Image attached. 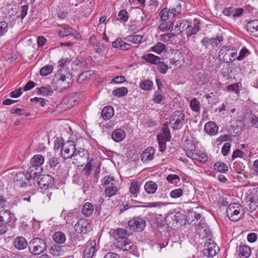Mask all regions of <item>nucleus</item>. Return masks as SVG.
<instances>
[{
	"instance_id": "e433bc0d",
	"label": "nucleus",
	"mask_w": 258,
	"mask_h": 258,
	"mask_svg": "<svg viewBox=\"0 0 258 258\" xmlns=\"http://www.w3.org/2000/svg\"><path fill=\"white\" fill-rule=\"evenodd\" d=\"M143 39V36L141 35H129L126 38L127 41L133 43L134 44L141 43Z\"/></svg>"
},
{
	"instance_id": "473e14b6",
	"label": "nucleus",
	"mask_w": 258,
	"mask_h": 258,
	"mask_svg": "<svg viewBox=\"0 0 258 258\" xmlns=\"http://www.w3.org/2000/svg\"><path fill=\"white\" fill-rule=\"evenodd\" d=\"M41 170H39V168L34 167V166H30L29 168L28 172H27L28 177L30 180L32 178H36L39 174H40Z\"/></svg>"
},
{
	"instance_id": "2eb2a0df",
	"label": "nucleus",
	"mask_w": 258,
	"mask_h": 258,
	"mask_svg": "<svg viewBox=\"0 0 258 258\" xmlns=\"http://www.w3.org/2000/svg\"><path fill=\"white\" fill-rule=\"evenodd\" d=\"M15 181L21 187H25L30 182L27 173L19 172L16 175L15 177Z\"/></svg>"
},
{
	"instance_id": "6ab92c4d",
	"label": "nucleus",
	"mask_w": 258,
	"mask_h": 258,
	"mask_svg": "<svg viewBox=\"0 0 258 258\" xmlns=\"http://www.w3.org/2000/svg\"><path fill=\"white\" fill-rule=\"evenodd\" d=\"M236 251L240 258H248L251 254L250 248L246 245L237 246Z\"/></svg>"
},
{
	"instance_id": "a19ab883",
	"label": "nucleus",
	"mask_w": 258,
	"mask_h": 258,
	"mask_svg": "<svg viewBox=\"0 0 258 258\" xmlns=\"http://www.w3.org/2000/svg\"><path fill=\"white\" fill-rule=\"evenodd\" d=\"M156 65L159 72L162 74H165L169 69L168 66L164 62L160 61V60Z\"/></svg>"
},
{
	"instance_id": "bb28decb",
	"label": "nucleus",
	"mask_w": 258,
	"mask_h": 258,
	"mask_svg": "<svg viewBox=\"0 0 258 258\" xmlns=\"http://www.w3.org/2000/svg\"><path fill=\"white\" fill-rule=\"evenodd\" d=\"M52 239L57 244H63L66 241V236L63 232L58 231L53 233Z\"/></svg>"
},
{
	"instance_id": "6e6552de",
	"label": "nucleus",
	"mask_w": 258,
	"mask_h": 258,
	"mask_svg": "<svg viewBox=\"0 0 258 258\" xmlns=\"http://www.w3.org/2000/svg\"><path fill=\"white\" fill-rule=\"evenodd\" d=\"M76 145L74 142L72 141H68L63 143L61 147V155L65 159L72 158V153L76 150Z\"/></svg>"
},
{
	"instance_id": "de8ad7c7",
	"label": "nucleus",
	"mask_w": 258,
	"mask_h": 258,
	"mask_svg": "<svg viewBox=\"0 0 258 258\" xmlns=\"http://www.w3.org/2000/svg\"><path fill=\"white\" fill-rule=\"evenodd\" d=\"M61 247L60 246L54 245L51 247L49 253L54 256H58L61 254Z\"/></svg>"
},
{
	"instance_id": "a878e982",
	"label": "nucleus",
	"mask_w": 258,
	"mask_h": 258,
	"mask_svg": "<svg viewBox=\"0 0 258 258\" xmlns=\"http://www.w3.org/2000/svg\"><path fill=\"white\" fill-rule=\"evenodd\" d=\"M157 184L152 180L146 182L144 185V189L148 194H154L157 189Z\"/></svg>"
},
{
	"instance_id": "37998d69",
	"label": "nucleus",
	"mask_w": 258,
	"mask_h": 258,
	"mask_svg": "<svg viewBox=\"0 0 258 258\" xmlns=\"http://www.w3.org/2000/svg\"><path fill=\"white\" fill-rule=\"evenodd\" d=\"M230 50V47L227 46H223L220 49L218 55L219 56L221 57L222 58H221L223 61H225L227 58L225 57L226 55L227 54L228 52Z\"/></svg>"
},
{
	"instance_id": "7c9ffc66",
	"label": "nucleus",
	"mask_w": 258,
	"mask_h": 258,
	"mask_svg": "<svg viewBox=\"0 0 258 258\" xmlns=\"http://www.w3.org/2000/svg\"><path fill=\"white\" fill-rule=\"evenodd\" d=\"M151 50L158 54H160L162 52L167 51V47L165 44L159 42L151 48Z\"/></svg>"
},
{
	"instance_id": "9b49d317",
	"label": "nucleus",
	"mask_w": 258,
	"mask_h": 258,
	"mask_svg": "<svg viewBox=\"0 0 258 258\" xmlns=\"http://www.w3.org/2000/svg\"><path fill=\"white\" fill-rule=\"evenodd\" d=\"M54 178L51 175L43 174L39 175L38 178V184L41 188H46L51 187L53 185Z\"/></svg>"
},
{
	"instance_id": "f3484780",
	"label": "nucleus",
	"mask_w": 258,
	"mask_h": 258,
	"mask_svg": "<svg viewBox=\"0 0 258 258\" xmlns=\"http://www.w3.org/2000/svg\"><path fill=\"white\" fill-rule=\"evenodd\" d=\"M155 152V150L152 147L146 149L141 155V160L144 163L152 160L154 158Z\"/></svg>"
},
{
	"instance_id": "603ef678",
	"label": "nucleus",
	"mask_w": 258,
	"mask_h": 258,
	"mask_svg": "<svg viewBox=\"0 0 258 258\" xmlns=\"http://www.w3.org/2000/svg\"><path fill=\"white\" fill-rule=\"evenodd\" d=\"M200 103L196 98L192 99L190 102V106L192 111L198 112L200 110Z\"/></svg>"
},
{
	"instance_id": "393cba45",
	"label": "nucleus",
	"mask_w": 258,
	"mask_h": 258,
	"mask_svg": "<svg viewBox=\"0 0 258 258\" xmlns=\"http://www.w3.org/2000/svg\"><path fill=\"white\" fill-rule=\"evenodd\" d=\"M13 215L8 210L0 211V221L6 225L10 223Z\"/></svg>"
},
{
	"instance_id": "f03ea898",
	"label": "nucleus",
	"mask_w": 258,
	"mask_h": 258,
	"mask_svg": "<svg viewBox=\"0 0 258 258\" xmlns=\"http://www.w3.org/2000/svg\"><path fill=\"white\" fill-rule=\"evenodd\" d=\"M57 80V87L59 91H62L70 87L73 83L72 76L66 71H59L55 76Z\"/></svg>"
},
{
	"instance_id": "f704fd0d",
	"label": "nucleus",
	"mask_w": 258,
	"mask_h": 258,
	"mask_svg": "<svg viewBox=\"0 0 258 258\" xmlns=\"http://www.w3.org/2000/svg\"><path fill=\"white\" fill-rule=\"evenodd\" d=\"M153 86V82L149 80H144L142 81L139 84V86L141 89L145 91L151 90Z\"/></svg>"
},
{
	"instance_id": "680f3d73",
	"label": "nucleus",
	"mask_w": 258,
	"mask_h": 258,
	"mask_svg": "<svg viewBox=\"0 0 258 258\" xmlns=\"http://www.w3.org/2000/svg\"><path fill=\"white\" fill-rule=\"evenodd\" d=\"M157 140L159 143L160 151L163 152L166 150V141H165L163 139H161L160 136L159 135L157 136Z\"/></svg>"
},
{
	"instance_id": "0eeeda50",
	"label": "nucleus",
	"mask_w": 258,
	"mask_h": 258,
	"mask_svg": "<svg viewBox=\"0 0 258 258\" xmlns=\"http://www.w3.org/2000/svg\"><path fill=\"white\" fill-rule=\"evenodd\" d=\"M219 251L217 244L211 238L205 243L203 253L207 257H213Z\"/></svg>"
},
{
	"instance_id": "09e8293b",
	"label": "nucleus",
	"mask_w": 258,
	"mask_h": 258,
	"mask_svg": "<svg viewBox=\"0 0 258 258\" xmlns=\"http://www.w3.org/2000/svg\"><path fill=\"white\" fill-rule=\"evenodd\" d=\"M53 70L52 66L47 65L42 67L40 70V74L42 76H46L50 74Z\"/></svg>"
},
{
	"instance_id": "49530a36",
	"label": "nucleus",
	"mask_w": 258,
	"mask_h": 258,
	"mask_svg": "<svg viewBox=\"0 0 258 258\" xmlns=\"http://www.w3.org/2000/svg\"><path fill=\"white\" fill-rule=\"evenodd\" d=\"M72 30L73 29L71 27H63L59 31L58 35L61 37L68 36L72 35Z\"/></svg>"
},
{
	"instance_id": "f257e3e1",
	"label": "nucleus",
	"mask_w": 258,
	"mask_h": 258,
	"mask_svg": "<svg viewBox=\"0 0 258 258\" xmlns=\"http://www.w3.org/2000/svg\"><path fill=\"white\" fill-rule=\"evenodd\" d=\"M133 233L130 229L117 228L115 231L116 240L114 245L116 247L123 251H128L133 246V243L127 238Z\"/></svg>"
},
{
	"instance_id": "8fccbe9b",
	"label": "nucleus",
	"mask_w": 258,
	"mask_h": 258,
	"mask_svg": "<svg viewBox=\"0 0 258 258\" xmlns=\"http://www.w3.org/2000/svg\"><path fill=\"white\" fill-rule=\"evenodd\" d=\"M165 99V96L160 93L159 92H156L153 96V100L156 103H162Z\"/></svg>"
},
{
	"instance_id": "c9c22d12",
	"label": "nucleus",
	"mask_w": 258,
	"mask_h": 258,
	"mask_svg": "<svg viewBox=\"0 0 258 258\" xmlns=\"http://www.w3.org/2000/svg\"><path fill=\"white\" fill-rule=\"evenodd\" d=\"M214 169L219 172L225 173L228 170L227 165L222 162H217L214 164Z\"/></svg>"
},
{
	"instance_id": "79ce46f5",
	"label": "nucleus",
	"mask_w": 258,
	"mask_h": 258,
	"mask_svg": "<svg viewBox=\"0 0 258 258\" xmlns=\"http://www.w3.org/2000/svg\"><path fill=\"white\" fill-rule=\"evenodd\" d=\"M191 24V22H189V26H188V27L186 29L185 32V34L188 37L193 34H196L197 32L199 30V27L197 25H194V26H192Z\"/></svg>"
},
{
	"instance_id": "cd10ccee",
	"label": "nucleus",
	"mask_w": 258,
	"mask_h": 258,
	"mask_svg": "<svg viewBox=\"0 0 258 258\" xmlns=\"http://www.w3.org/2000/svg\"><path fill=\"white\" fill-rule=\"evenodd\" d=\"M204 129L205 132L210 135H215L218 132V127L213 122L206 123Z\"/></svg>"
},
{
	"instance_id": "4c0bfd02",
	"label": "nucleus",
	"mask_w": 258,
	"mask_h": 258,
	"mask_svg": "<svg viewBox=\"0 0 258 258\" xmlns=\"http://www.w3.org/2000/svg\"><path fill=\"white\" fill-rule=\"evenodd\" d=\"M127 89L124 87L117 88L112 91V94L117 97L124 96L127 94Z\"/></svg>"
},
{
	"instance_id": "2f4dec72",
	"label": "nucleus",
	"mask_w": 258,
	"mask_h": 258,
	"mask_svg": "<svg viewBox=\"0 0 258 258\" xmlns=\"http://www.w3.org/2000/svg\"><path fill=\"white\" fill-rule=\"evenodd\" d=\"M91 76L90 71L84 72L79 76L77 82L79 84H85L91 79Z\"/></svg>"
},
{
	"instance_id": "c756f323",
	"label": "nucleus",
	"mask_w": 258,
	"mask_h": 258,
	"mask_svg": "<svg viewBox=\"0 0 258 258\" xmlns=\"http://www.w3.org/2000/svg\"><path fill=\"white\" fill-rule=\"evenodd\" d=\"M143 59L153 64H156L159 60H160L159 56H156L152 53H147L144 54Z\"/></svg>"
},
{
	"instance_id": "0e129e2a",
	"label": "nucleus",
	"mask_w": 258,
	"mask_h": 258,
	"mask_svg": "<svg viewBox=\"0 0 258 258\" xmlns=\"http://www.w3.org/2000/svg\"><path fill=\"white\" fill-rule=\"evenodd\" d=\"M231 147V145L229 143H225L222 148L221 152L223 156H225L228 154Z\"/></svg>"
},
{
	"instance_id": "1a4fd4ad",
	"label": "nucleus",
	"mask_w": 258,
	"mask_h": 258,
	"mask_svg": "<svg viewBox=\"0 0 258 258\" xmlns=\"http://www.w3.org/2000/svg\"><path fill=\"white\" fill-rule=\"evenodd\" d=\"M72 155H73L72 158L76 161V162L74 161L73 163L75 164H81L89 158V154L87 150L82 148H76Z\"/></svg>"
},
{
	"instance_id": "a18cd8bd",
	"label": "nucleus",
	"mask_w": 258,
	"mask_h": 258,
	"mask_svg": "<svg viewBox=\"0 0 258 258\" xmlns=\"http://www.w3.org/2000/svg\"><path fill=\"white\" fill-rule=\"evenodd\" d=\"M37 92L39 94H41L43 96L50 95L53 93L52 90L50 87H44L38 88Z\"/></svg>"
},
{
	"instance_id": "dca6fc26",
	"label": "nucleus",
	"mask_w": 258,
	"mask_h": 258,
	"mask_svg": "<svg viewBox=\"0 0 258 258\" xmlns=\"http://www.w3.org/2000/svg\"><path fill=\"white\" fill-rule=\"evenodd\" d=\"M142 183L138 180H133L130 186V197L132 198H136L138 197Z\"/></svg>"
},
{
	"instance_id": "aec40b11",
	"label": "nucleus",
	"mask_w": 258,
	"mask_h": 258,
	"mask_svg": "<svg viewBox=\"0 0 258 258\" xmlns=\"http://www.w3.org/2000/svg\"><path fill=\"white\" fill-rule=\"evenodd\" d=\"M44 161V157L40 154L34 155L30 160L31 166L39 169V170H42L41 165Z\"/></svg>"
},
{
	"instance_id": "b1692460",
	"label": "nucleus",
	"mask_w": 258,
	"mask_h": 258,
	"mask_svg": "<svg viewBox=\"0 0 258 258\" xmlns=\"http://www.w3.org/2000/svg\"><path fill=\"white\" fill-rule=\"evenodd\" d=\"M28 244L25 238L22 236L17 237L14 240V246L19 250L24 249L28 246Z\"/></svg>"
},
{
	"instance_id": "13d9d810",
	"label": "nucleus",
	"mask_w": 258,
	"mask_h": 258,
	"mask_svg": "<svg viewBox=\"0 0 258 258\" xmlns=\"http://www.w3.org/2000/svg\"><path fill=\"white\" fill-rule=\"evenodd\" d=\"M223 40V39L222 36H217L216 38H212L211 45L213 48L218 47L221 45V43Z\"/></svg>"
},
{
	"instance_id": "bf43d9fd",
	"label": "nucleus",
	"mask_w": 258,
	"mask_h": 258,
	"mask_svg": "<svg viewBox=\"0 0 258 258\" xmlns=\"http://www.w3.org/2000/svg\"><path fill=\"white\" fill-rule=\"evenodd\" d=\"M94 161V160L93 159H91L89 162L86 164L85 167L84 168V172L85 173V174L88 176L90 175L91 173V171L92 167V163Z\"/></svg>"
},
{
	"instance_id": "774afa93",
	"label": "nucleus",
	"mask_w": 258,
	"mask_h": 258,
	"mask_svg": "<svg viewBox=\"0 0 258 258\" xmlns=\"http://www.w3.org/2000/svg\"><path fill=\"white\" fill-rule=\"evenodd\" d=\"M250 123L253 127L258 128V117L252 115L250 120Z\"/></svg>"
},
{
	"instance_id": "f8f14e48",
	"label": "nucleus",
	"mask_w": 258,
	"mask_h": 258,
	"mask_svg": "<svg viewBox=\"0 0 258 258\" xmlns=\"http://www.w3.org/2000/svg\"><path fill=\"white\" fill-rule=\"evenodd\" d=\"M96 241L94 240H89L86 245L84 249V258H92L95 252Z\"/></svg>"
},
{
	"instance_id": "4d7b16f0",
	"label": "nucleus",
	"mask_w": 258,
	"mask_h": 258,
	"mask_svg": "<svg viewBox=\"0 0 258 258\" xmlns=\"http://www.w3.org/2000/svg\"><path fill=\"white\" fill-rule=\"evenodd\" d=\"M8 30V24L5 21L0 22V37L4 35Z\"/></svg>"
},
{
	"instance_id": "423d86ee",
	"label": "nucleus",
	"mask_w": 258,
	"mask_h": 258,
	"mask_svg": "<svg viewBox=\"0 0 258 258\" xmlns=\"http://www.w3.org/2000/svg\"><path fill=\"white\" fill-rule=\"evenodd\" d=\"M146 221L140 216L131 219L128 222L127 229H130L132 233L134 231H142L145 228Z\"/></svg>"
},
{
	"instance_id": "69168bd1",
	"label": "nucleus",
	"mask_w": 258,
	"mask_h": 258,
	"mask_svg": "<svg viewBox=\"0 0 258 258\" xmlns=\"http://www.w3.org/2000/svg\"><path fill=\"white\" fill-rule=\"evenodd\" d=\"M149 6L151 11L153 12H155L158 10L157 9L159 6V3L156 0H151Z\"/></svg>"
},
{
	"instance_id": "ea45409f",
	"label": "nucleus",
	"mask_w": 258,
	"mask_h": 258,
	"mask_svg": "<svg viewBox=\"0 0 258 258\" xmlns=\"http://www.w3.org/2000/svg\"><path fill=\"white\" fill-rule=\"evenodd\" d=\"M175 35L173 33H165L161 34L160 37V40L163 42H171L174 40Z\"/></svg>"
},
{
	"instance_id": "4468645a",
	"label": "nucleus",
	"mask_w": 258,
	"mask_h": 258,
	"mask_svg": "<svg viewBox=\"0 0 258 258\" xmlns=\"http://www.w3.org/2000/svg\"><path fill=\"white\" fill-rule=\"evenodd\" d=\"M248 210L253 212L258 207V197L255 195H248L246 198Z\"/></svg>"
},
{
	"instance_id": "9d476101",
	"label": "nucleus",
	"mask_w": 258,
	"mask_h": 258,
	"mask_svg": "<svg viewBox=\"0 0 258 258\" xmlns=\"http://www.w3.org/2000/svg\"><path fill=\"white\" fill-rule=\"evenodd\" d=\"M75 229L79 234H86L91 230V225L86 219H80L75 224Z\"/></svg>"
},
{
	"instance_id": "72a5a7b5",
	"label": "nucleus",
	"mask_w": 258,
	"mask_h": 258,
	"mask_svg": "<svg viewBox=\"0 0 258 258\" xmlns=\"http://www.w3.org/2000/svg\"><path fill=\"white\" fill-rule=\"evenodd\" d=\"M51 169L53 170H57L60 167L59 158L53 156L49 159L48 162Z\"/></svg>"
},
{
	"instance_id": "052dcab7",
	"label": "nucleus",
	"mask_w": 258,
	"mask_h": 258,
	"mask_svg": "<svg viewBox=\"0 0 258 258\" xmlns=\"http://www.w3.org/2000/svg\"><path fill=\"white\" fill-rule=\"evenodd\" d=\"M118 16L120 20L127 21L129 16L127 12L125 10H120L118 14Z\"/></svg>"
},
{
	"instance_id": "c03bdc74",
	"label": "nucleus",
	"mask_w": 258,
	"mask_h": 258,
	"mask_svg": "<svg viewBox=\"0 0 258 258\" xmlns=\"http://www.w3.org/2000/svg\"><path fill=\"white\" fill-rule=\"evenodd\" d=\"M180 115H182V116H179L178 118H176L175 122L173 123V129L177 130L180 128L182 126L184 119V114H180Z\"/></svg>"
},
{
	"instance_id": "58836bf2",
	"label": "nucleus",
	"mask_w": 258,
	"mask_h": 258,
	"mask_svg": "<svg viewBox=\"0 0 258 258\" xmlns=\"http://www.w3.org/2000/svg\"><path fill=\"white\" fill-rule=\"evenodd\" d=\"M169 9L172 12L174 16L180 14L181 10V6L180 2L176 1Z\"/></svg>"
},
{
	"instance_id": "e2e57ef3",
	"label": "nucleus",
	"mask_w": 258,
	"mask_h": 258,
	"mask_svg": "<svg viewBox=\"0 0 258 258\" xmlns=\"http://www.w3.org/2000/svg\"><path fill=\"white\" fill-rule=\"evenodd\" d=\"M125 81V78L123 76H118L115 77L114 79L111 80L110 83L111 84H120L123 83Z\"/></svg>"
},
{
	"instance_id": "412c9836",
	"label": "nucleus",
	"mask_w": 258,
	"mask_h": 258,
	"mask_svg": "<svg viewBox=\"0 0 258 258\" xmlns=\"http://www.w3.org/2000/svg\"><path fill=\"white\" fill-rule=\"evenodd\" d=\"M189 26V22L184 20H179L176 22L174 30L179 33L186 32V29Z\"/></svg>"
},
{
	"instance_id": "3c124183",
	"label": "nucleus",
	"mask_w": 258,
	"mask_h": 258,
	"mask_svg": "<svg viewBox=\"0 0 258 258\" xmlns=\"http://www.w3.org/2000/svg\"><path fill=\"white\" fill-rule=\"evenodd\" d=\"M185 151H195L196 145L194 142L190 140H186L184 144Z\"/></svg>"
},
{
	"instance_id": "864d4df0",
	"label": "nucleus",
	"mask_w": 258,
	"mask_h": 258,
	"mask_svg": "<svg viewBox=\"0 0 258 258\" xmlns=\"http://www.w3.org/2000/svg\"><path fill=\"white\" fill-rule=\"evenodd\" d=\"M249 54L250 52L246 48H243L240 50L237 59L238 60H242Z\"/></svg>"
},
{
	"instance_id": "5fc2aeb1",
	"label": "nucleus",
	"mask_w": 258,
	"mask_h": 258,
	"mask_svg": "<svg viewBox=\"0 0 258 258\" xmlns=\"http://www.w3.org/2000/svg\"><path fill=\"white\" fill-rule=\"evenodd\" d=\"M183 195V190L179 188L172 190L170 194V197L173 199H176L180 197Z\"/></svg>"
},
{
	"instance_id": "ddd939ff",
	"label": "nucleus",
	"mask_w": 258,
	"mask_h": 258,
	"mask_svg": "<svg viewBox=\"0 0 258 258\" xmlns=\"http://www.w3.org/2000/svg\"><path fill=\"white\" fill-rule=\"evenodd\" d=\"M246 30L249 34L254 37H258V20H253L248 22Z\"/></svg>"
},
{
	"instance_id": "338daca9",
	"label": "nucleus",
	"mask_w": 258,
	"mask_h": 258,
	"mask_svg": "<svg viewBox=\"0 0 258 258\" xmlns=\"http://www.w3.org/2000/svg\"><path fill=\"white\" fill-rule=\"evenodd\" d=\"M244 155V153L239 149L235 150L232 155V160H234L235 158L239 157L242 158Z\"/></svg>"
},
{
	"instance_id": "20e7f679",
	"label": "nucleus",
	"mask_w": 258,
	"mask_h": 258,
	"mask_svg": "<svg viewBox=\"0 0 258 258\" xmlns=\"http://www.w3.org/2000/svg\"><path fill=\"white\" fill-rule=\"evenodd\" d=\"M102 184L105 187V194L106 197H111L117 194V182L113 177L107 175L104 176L102 180Z\"/></svg>"
},
{
	"instance_id": "4be33fe9",
	"label": "nucleus",
	"mask_w": 258,
	"mask_h": 258,
	"mask_svg": "<svg viewBox=\"0 0 258 258\" xmlns=\"http://www.w3.org/2000/svg\"><path fill=\"white\" fill-rule=\"evenodd\" d=\"M113 48H117L121 50H127L130 49L131 44L123 41L121 38H118L112 43Z\"/></svg>"
},
{
	"instance_id": "c85d7f7f",
	"label": "nucleus",
	"mask_w": 258,
	"mask_h": 258,
	"mask_svg": "<svg viewBox=\"0 0 258 258\" xmlns=\"http://www.w3.org/2000/svg\"><path fill=\"white\" fill-rule=\"evenodd\" d=\"M94 211V207L90 203H85L82 207V213L86 217L90 216Z\"/></svg>"
},
{
	"instance_id": "7ed1b4c3",
	"label": "nucleus",
	"mask_w": 258,
	"mask_h": 258,
	"mask_svg": "<svg viewBox=\"0 0 258 258\" xmlns=\"http://www.w3.org/2000/svg\"><path fill=\"white\" fill-rule=\"evenodd\" d=\"M47 246L46 241L38 237L32 238L28 244L29 251L33 255H39L45 252Z\"/></svg>"
},
{
	"instance_id": "5701e85b",
	"label": "nucleus",
	"mask_w": 258,
	"mask_h": 258,
	"mask_svg": "<svg viewBox=\"0 0 258 258\" xmlns=\"http://www.w3.org/2000/svg\"><path fill=\"white\" fill-rule=\"evenodd\" d=\"M125 137V132L121 128L114 130L111 134V138L116 142L122 141Z\"/></svg>"
},
{
	"instance_id": "6e6d98bb",
	"label": "nucleus",
	"mask_w": 258,
	"mask_h": 258,
	"mask_svg": "<svg viewBox=\"0 0 258 258\" xmlns=\"http://www.w3.org/2000/svg\"><path fill=\"white\" fill-rule=\"evenodd\" d=\"M30 101L31 102H36L38 105H40L41 106H44L46 104V102L48 101V100L45 98L35 97L34 98H31Z\"/></svg>"
},
{
	"instance_id": "a211bd4d",
	"label": "nucleus",
	"mask_w": 258,
	"mask_h": 258,
	"mask_svg": "<svg viewBox=\"0 0 258 258\" xmlns=\"http://www.w3.org/2000/svg\"><path fill=\"white\" fill-rule=\"evenodd\" d=\"M77 104V102L75 97L74 96H70L66 98H64L62 100V102L60 104V107L64 108L66 110L68 109L72 108Z\"/></svg>"
},
{
	"instance_id": "39448f33",
	"label": "nucleus",
	"mask_w": 258,
	"mask_h": 258,
	"mask_svg": "<svg viewBox=\"0 0 258 258\" xmlns=\"http://www.w3.org/2000/svg\"><path fill=\"white\" fill-rule=\"evenodd\" d=\"M228 218L232 221H239L244 215L242 206L237 203L230 204L226 210Z\"/></svg>"
}]
</instances>
